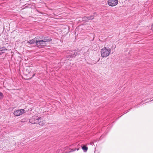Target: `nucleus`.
<instances>
[{
  "instance_id": "1",
  "label": "nucleus",
  "mask_w": 153,
  "mask_h": 153,
  "mask_svg": "<svg viewBox=\"0 0 153 153\" xmlns=\"http://www.w3.org/2000/svg\"><path fill=\"white\" fill-rule=\"evenodd\" d=\"M111 52V49L108 47H104L101 50V54L102 57L104 58L109 55Z\"/></svg>"
},
{
  "instance_id": "2",
  "label": "nucleus",
  "mask_w": 153,
  "mask_h": 153,
  "mask_svg": "<svg viewBox=\"0 0 153 153\" xmlns=\"http://www.w3.org/2000/svg\"><path fill=\"white\" fill-rule=\"evenodd\" d=\"M25 112V110L24 109H22L15 111L13 112V114L16 116H19Z\"/></svg>"
},
{
  "instance_id": "3",
  "label": "nucleus",
  "mask_w": 153,
  "mask_h": 153,
  "mask_svg": "<svg viewBox=\"0 0 153 153\" xmlns=\"http://www.w3.org/2000/svg\"><path fill=\"white\" fill-rule=\"evenodd\" d=\"M39 117L34 116H33L29 119V122L30 123L33 124H37Z\"/></svg>"
},
{
  "instance_id": "4",
  "label": "nucleus",
  "mask_w": 153,
  "mask_h": 153,
  "mask_svg": "<svg viewBox=\"0 0 153 153\" xmlns=\"http://www.w3.org/2000/svg\"><path fill=\"white\" fill-rule=\"evenodd\" d=\"M118 3V0H109L108 4L110 6L114 7L117 5Z\"/></svg>"
},
{
  "instance_id": "5",
  "label": "nucleus",
  "mask_w": 153,
  "mask_h": 153,
  "mask_svg": "<svg viewBox=\"0 0 153 153\" xmlns=\"http://www.w3.org/2000/svg\"><path fill=\"white\" fill-rule=\"evenodd\" d=\"M38 118L37 124H39L40 126H43L45 123V120H44L43 117H39Z\"/></svg>"
},
{
  "instance_id": "6",
  "label": "nucleus",
  "mask_w": 153,
  "mask_h": 153,
  "mask_svg": "<svg viewBox=\"0 0 153 153\" xmlns=\"http://www.w3.org/2000/svg\"><path fill=\"white\" fill-rule=\"evenodd\" d=\"M46 43H45L43 40H38L36 41V45L39 47V46H45Z\"/></svg>"
},
{
  "instance_id": "7",
  "label": "nucleus",
  "mask_w": 153,
  "mask_h": 153,
  "mask_svg": "<svg viewBox=\"0 0 153 153\" xmlns=\"http://www.w3.org/2000/svg\"><path fill=\"white\" fill-rule=\"evenodd\" d=\"M68 57H73L76 56L77 54V53L75 51H69L68 53Z\"/></svg>"
},
{
  "instance_id": "8",
  "label": "nucleus",
  "mask_w": 153,
  "mask_h": 153,
  "mask_svg": "<svg viewBox=\"0 0 153 153\" xmlns=\"http://www.w3.org/2000/svg\"><path fill=\"white\" fill-rule=\"evenodd\" d=\"M43 40L45 43H46L47 42H50L52 41V39L49 36L44 37Z\"/></svg>"
},
{
  "instance_id": "9",
  "label": "nucleus",
  "mask_w": 153,
  "mask_h": 153,
  "mask_svg": "<svg viewBox=\"0 0 153 153\" xmlns=\"http://www.w3.org/2000/svg\"><path fill=\"white\" fill-rule=\"evenodd\" d=\"M36 41L37 40H36V39H34L28 41L27 42V43L30 44L36 43Z\"/></svg>"
},
{
  "instance_id": "10",
  "label": "nucleus",
  "mask_w": 153,
  "mask_h": 153,
  "mask_svg": "<svg viewBox=\"0 0 153 153\" xmlns=\"http://www.w3.org/2000/svg\"><path fill=\"white\" fill-rule=\"evenodd\" d=\"M7 50V49L5 48L4 47L0 48V55L4 53Z\"/></svg>"
},
{
  "instance_id": "11",
  "label": "nucleus",
  "mask_w": 153,
  "mask_h": 153,
  "mask_svg": "<svg viewBox=\"0 0 153 153\" xmlns=\"http://www.w3.org/2000/svg\"><path fill=\"white\" fill-rule=\"evenodd\" d=\"M94 15H92L86 17L84 18L86 19H85L86 20H89L93 19H94Z\"/></svg>"
},
{
  "instance_id": "12",
  "label": "nucleus",
  "mask_w": 153,
  "mask_h": 153,
  "mask_svg": "<svg viewBox=\"0 0 153 153\" xmlns=\"http://www.w3.org/2000/svg\"><path fill=\"white\" fill-rule=\"evenodd\" d=\"M82 148L83 150H85V152H86L88 149V147L85 146H83L82 147Z\"/></svg>"
},
{
  "instance_id": "13",
  "label": "nucleus",
  "mask_w": 153,
  "mask_h": 153,
  "mask_svg": "<svg viewBox=\"0 0 153 153\" xmlns=\"http://www.w3.org/2000/svg\"><path fill=\"white\" fill-rule=\"evenodd\" d=\"M79 149V148H75L74 149H71V150L70 151V152H73L75 151H76V150L78 151Z\"/></svg>"
},
{
  "instance_id": "14",
  "label": "nucleus",
  "mask_w": 153,
  "mask_h": 153,
  "mask_svg": "<svg viewBox=\"0 0 153 153\" xmlns=\"http://www.w3.org/2000/svg\"><path fill=\"white\" fill-rule=\"evenodd\" d=\"M4 97L3 94L1 92H0V100H1Z\"/></svg>"
},
{
  "instance_id": "15",
  "label": "nucleus",
  "mask_w": 153,
  "mask_h": 153,
  "mask_svg": "<svg viewBox=\"0 0 153 153\" xmlns=\"http://www.w3.org/2000/svg\"><path fill=\"white\" fill-rule=\"evenodd\" d=\"M152 31H153V23L152 26Z\"/></svg>"
},
{
  "instance_id": "16",
  "label": "nucleus",
  "mask_w": 153,
  "mask_h": 153,
  "mask_svg": "<svg viewBox=\"0 0 153 153\" xmlns=\"http://www.w3.org/2000/svg\"><path fill=\"white\" fill-rule=\"evenodd\" d=\"M134 107V108H137V105L135 106Z\"/></svg>"
},
{
  "instance_id": "17",
  "label": "nucleus",
  "mask_w": 153,
  "mask_h": 153,
  "mask_svg": "<svg viewBox=\"0 0 153 153\" xmlns=\"http://www.w3.org/2000/svg\"><path fill=\"white\" fill-rule=\"evenodd\" d=\"M129 110H128V111L127 112H126V113H127V112H128L129 111Z\"/></svg>"
}]
</instances>
